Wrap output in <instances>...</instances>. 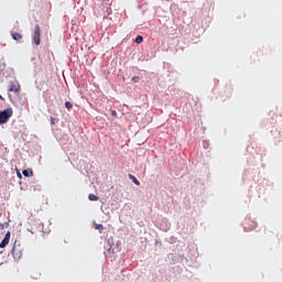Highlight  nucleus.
I'll list each match as a JSON object with an SVG mask.
<instances>
[{
	"mask_svg": "<svg viewBox=\"0 0 282 282\" xmlns=\"http://www.w3.org/2000/svg\"><path fill=\"white\" fill-rule=\"evenodd\" d=\"M144 41V37H142V35H138L134 40V43H137L138 45H140V43H142Z\"/></svg>",
	"mask_w": 282,
	"mask_h": 282,
	"instance_id": "obj_10",
	"label": "nucleus"
},
{
	"mask_svg": "<svg viewBox=\"0 0 282 282\" xmlns=\"http://www.w3.org/2000/svg\"><path fill=\"white\" fill-rule=\"evenodd\" d=\"M11 36L13 41H21V39H23V35L17 32H11Z\"/></svg>",
	"mask_w": 282,
	"mask_h": 282,
	"instance_id": "obj_7",
	"label": "nucleus"
},
{
	"mask_svg": "<svg viewBox=\"0 0 282 282\" xmlns=\"http://www.w3.org/2000/svg\"><path fill=\"white\" fill-rule=\"evenodd\" d=\"M65 107H66V109H73L74 108V105L70 102V101H66L65 102Z\"/></svg>",
	"mask_w": 282,
	"mask_h": 282,
	"instance_id": "obj_13",
	"label": "nucleus"
},
{
	"mask_svg": "<svg viewBox=\"0 0 282 282\" xmlns=\"http://www.w3.org/2000/svg\"><path fill=\"white\" fill-rule=\"evenodd\" d=\"M88 199H89L90 202H98V196H96V195H94V194H89V195H88Z\"/></svg>",
	"mask_w": 282,
	"mask_h": 282,
	"instance_id": "obj_11",
	"label": "nucleus"
},
{
	"mask_svg": "<svg viewBox=\"0 0 282 282\" xmlns=\"http://www.w3.org/2000/svg\"><path fill=\"white\" fill-rule=\"evenodd\" d=\"M10 243V231H8L3 238V240L0 242V248H6Z\"/></svg>",
	"mask_w": 282,
	"mask_h": 282,
	"instance_id": "obj_6",
	"label": "nucleus"
},
{
	"mask_svg": "<svg viewBox=\"0 0 282 282\" xmlns=\"http://www.w3.org/2000/svg\"><path fill=\"white\" fill-rule=\"evenodd\" d=\"M17 175H18L19 180H23V175L21 174V172L19 170H17Z\"/></svg>",
	"mask_w": 282,
	"mask_h": 282,
	"instance_id": "obj_17",
	"label": "nucleus"
},
{
	"mask_svg": "<svg viewBox=\"0 0 282 282\" xmlns=\"http://www.w3.org/2000/svg\"><path fill=\"white\" fill-rule=\"evenodd\" d=\"M9 91H13L14 94H19V91H21V85H19V83H17V82H11L10 87H9Z\"/></svg>",
	"mask_w": 282,
	"mask_h": 282,
	"instance_id": "obj_5",
	"label": "nucleus"
},
{
	"mask_svg": "<svg viewBox=\"0 0 282 282\" xmlns=\"http://www.w3.org/2000/svg\"><path fill=\"white\" fill-rule=\"evenodd\" d=\"M32 40L34 45H41V26L39 24L35 26Z\"/></svg>",
	"mask_w": 282,
	"mask_h": 282,
	"instance_id": "obj_4",
	"label": "nucleus"
},
{
	"mask_svg": "<svg viewBox=\"0 0 282 282\" xmlns=\"http://www.w3.org/2000/svg\"><path fill=\"white\" fill-rule=\"evenodd\" d=\"M22 174L24 175V177H33L34 176V172L32 170H23Z\"/></svg>",
	"mask_w": 282,
	"mask_h": 282,
	"instance_id": "obj_8",
	"label": "nucleus"
},
{
	"mask_svg": "<svg viewBox=\"0 0 282 282\" xmlns=\"http://www.w3.org/2000/svg\"><path fill=\"white\" fill-rule=\"evenodd\" d=\"M45 225L41 223V220H34V223L31 225V232L32 235H40L42 237H45Z\"/></svg>",
	"mask_w": 282,
	"mask_h": 282,
	"instance_id": "obj_1",
	"label": "nucleus"
},
{
	"mask_svg": "<svg viewBox=\"0 0 282 282\" xmlns=\"http://www.w3.org/2000/svg\"><path fill=\"white\" fill-rule=\"evenodd\" d=\"M0 217H1V213H0Z\"/></svg>",
	"mask_w": 282,
	"mask_h": 282,
	"instance_id": "obj_19",
	"label": "nucleus"
},
{
	"mask_svg": "<svg viewBox=\"0 0 282 282\" xmlns=\"http://www.w3.org/2000/svg\"><path fill=\"white\" fill-rule=\"evenodd\" d=\"M12 254H13L14 259H17V257H20L19 253H17V247H13Z\"/></svg>",
	"mask_w": 282,
	"mask_h": 282,
	"instance_id": "obj_14",
	"label": "nucleus"
},
{
	"mask_svg": "<svg viewBox=\"0 0 282 282\" xmlns=\"http://www.w3.org/2000/svg\"><path fill=\"white\" fill-rule=\"evenodd\" d=\"M58 122V119L51 117V124H56Z\"/></svg>",
	"mask_w": 282,
	"mask_h": 282,
	"instance_id": "obj_16",
	"label": "nucleus"
},
{
	"mask_svg": "<svg viewBox=\"0 0 282 282\" xmlns=\"http://www.w3.org/2000/svg\"><path fill=\"white\" fill-rule=\"evenodd\" d=\"M111 116H113V118L118 117V112L116 110H111Z\"/></svg>",
	"mask_w": 282,
	"mask_h": 282,
	"instance_id": "obj_18",
	"label": "nucleus"
},
{
	"mask_svg": "<svg viewBox=\"0 0 282 282\" xmlns=\"http://www.w3.org/2000/svg\"><path fill=\"white\" fill-rule=\"evenodd\" d=\"M14 111L12 108H7L2 111H0V124H6L10 118H12Z\"/></svg>",
	"mask_w": 282,
	"mask_h": 282,
	"instance_id": "obj_2",
	"label": "nucleus"
},
{
	"mask_svg": "<svg viewBox=\"0 0 282 282\" xmlns=\"http://www.w3.org/2000/svg\"><path fill=\"white\" fill-rule=\"evenodd\" d=\"M95 229L100 230V232H102V230H105V226L95 224Z\"/></svg>",
	"mask_w": 282,
	"mask_h": 282,
	"instance_id": "obj_12",
	"label": "nucleus"
},
{
	"mask_svg": "<svg viewBox=\"0 0 282 282\" xmlns=\"http://www.w3.org/2000/svg\"><path fill=\"white\" fill-rule=\"evenodd\" d=\"M242 226L247 232H250V230H254V228H257V221H254L250 218H247V219H245Z\"/></svg>",
	"mask_w": 282,
	"mask_h": 282,
	"instance_id": "obj_3",
	"label": "nucleus"
},
{
	"mask_svg": "<svg viewBox=\"0 0 282 282\" xmlns=\"http://www.w3.org/2000/svg\"><path fill=\"white\" fill-rule=\"evenodd\" d=\"M129 180H131L133 184H135V186H140V181H138V178L133 176V174H129Z\"/></svg>",
	"mask_w": 282,
	"mask_h": 282,
	"instance_id": "obj_9",
	"label": "nucleus"
},
{
	"mask_svg": "<svg viewBox=\"0 0 282 282\" xmlns=\"http://www.w3.org/2000/svg\"><path fill=\"white\" fill-rule=\"evenodd\" d=\"M132 83H140V77L134 76L131 78Z\"/></svg>",
	"mask_w": 282,
	"mask_h": 282,
	"instance_id": "obj_15",
	"label": "nucleus"
}]
</instances>
